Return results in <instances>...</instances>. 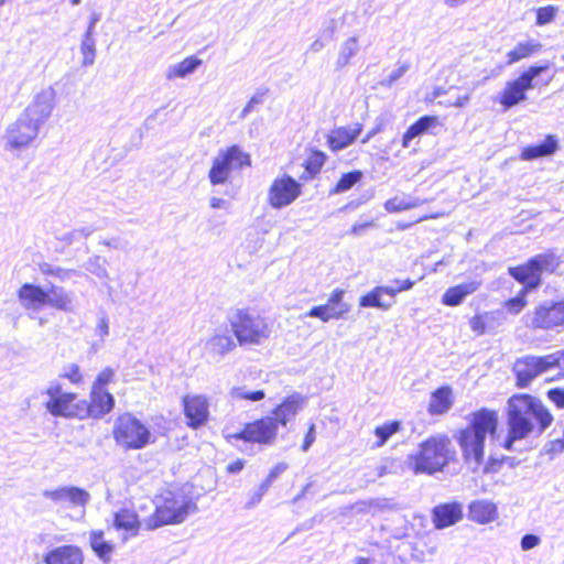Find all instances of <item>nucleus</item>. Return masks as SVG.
Returning a JSON list of instances; mask_svg holds the SVG:
<instances>
[{"label": "nucleus", "mask_w": 564, "mask_h": 564, "mask_svg": "<svg viewBox=\"0 0 564 564\" xmlns=\"http://www.w3.org/2000/svg\"><path fill=\"white\" fill-rule=\"evenodd\" d=\"M113 375L115 372L111 368L104 369L96 378L93 388H97L98 390H105L104 387L112 380Z\"/></svg>", "instance_id": "obj_52"}, {"label": "nucleus", "mask_w": 564, "mask_h": 564, "mask_svg": "<svg viewBox=\"0 0 564 564\" xmlns=\"http://www.w3.org/2000/svg\"><path fill=\"white\" fill-rule=\"evenodd\" d=\"M492 315H477L470 319V328L478 335H482L488 330V321Z\"/></svg>", "instance_id": "obj_48"}, {"label": "nucleus", "mask_w": 564, "mask_h": 564, "mask_svg": "<svg viewBox=\"0 0 564 564\" xmlns=\"http://www.w3.org/2000/svg\"><path fill=\"white\" fill-rule=\"evenodd\" d=\"M463 518V506L457 501L442 503L433 509V523L437 529L451 527Z\"/></svg>", "instance_id": "obj_20"}, {"label": "nucleus", "mask_w": 564, "mask_h": 564, "mask_svg": "<svg viewBox=\"0 0 564 564\" xmlns=\"http://www.w3.org/2000/svg\"><path fill=\"white\" fill-rule=\"evenodd\" d=\"M200 64H202V59H199L195 56L186 57L184 61H182L177 64L171 65L167 68L166 78L167 79L184 78L187 75L193 74Z\"/></svg>", "instance_id": "obj_34"}, {"label": "nucleus", "mask_w": 564, "mask_h": 564, "mask_svg": "<svg viewBox=\"0 0 564 564\" xmlns=\"http://www.w3.org/2000/svg\"><path fill=\"white\" fill-rule=\"evenodd\" d=\"M482 315H492L488 321V330L494 329L496 326H499L505 322V314L502 311L486 312Z\"/></svg>", "instance_id": "obj_57"}, {"label": "nucleus", "mask_w": 564, "mask_h": 564, "mask_svg": "<svg viewBox=\"0 0 564 564\" xmlns=\"http://www.w3.org/2000/svg\"><path fill=\"white\" fill-rule=\"evenodd\" d=\"M451 440L445 435H433L422 442L419 451L408 457V465L415 474H434L443 468L454 458Z\"/></svg>", "instance_id": "obj_4"}, {"label": "nucleus", "mask_w": 564, "mask_h": 564, "mask_svg": "<svg viewBox=\"0 0 564 564\" xmlns=\"http://www.w3.org/2000/svg\"><path fill=\"white\" fill-rule=\"evenodd\" d=\"M46 564H83V553L74 545L58 546L46 554Z\"/></svg>", "instance_id": "obj_24"}, {"label": "nucleus", "mask_w": 564, "mask_h": 564, "mask_svg": "<svg viewBox=\"0 0 564 564\" xmlns=\"http://www.w3.org/2000/svg\"><path fill=\"white\" fill-rule=\"evenodd\" d=\"M97 334L104 339L109 334V324L106 316H101L96 326Z\"/></svg>", "instance_id": "obj_64"}, {"label": "nucleus", "mask_w": 564, "mask_h": 564, "mask_svg": "<svg viewBox=\"0 0 564 564\" xmlns=\"http://www.w3.org/2000/svg\"><path fill=\"white\" fill-rule=\"evenodd\" d=\"M325 162V155L322 152H315L308 160L306 169L310 173H316Z\"/></svg>", "instance_id": "obj_53"}, {"label": "nucleus", "mask_w": 564, "mask_h": 564, "mask_svg": "<svg viewBox=\"0 0 564 564\" xmlns=\"http://www.w3.org/2000/svg\"><path fill=\"white\" fill-rule=\"evenodd\" d=\"M94 232V229L91 227H82L73 229L72 231H68L59 237H56L58 240L64 242L65 245L69 246L74 243L75 241H79L82 239L88 238Z\"/></svg>", "instance_id": "obj_45"}, {"label": "nucleus", "mask_w": 564, "mask_h": 564, "mask_svg": "<svg viewBox=\"0 0 564 564\" xmlns=\"http://www.w3.org/2000/svg\"><path fill=\"white\" fill-rule=\"evenodd\" d=\"M112 433L117 444L124 449H141L151 441L150 430L130 413L117 417Z\"/></svg>", "instance_id": "obj_6"}, {"label": "nucleus", "mask_w": 564, "mask_h": 564, "mask_svg": "<svg viewBox=\"0 0 564 564\" xmlns=\"http://www.w3.org/2000/svg\"><path fill=\"white\" fill-rule=\"evenodd\" d=\"M427 199H422L419 197H412V196H402V197H393L386 202L384 208L389 213H398L402 210L412 209L415 207H419L425 203H427Z\"/></svg>", "instance_id": "obj_35"}, {"label": "nucleus", "mask_w": 564, "mask_h": 564, "mask_svg": "<svg viewBox=\"0 0 564 564\" xmlns=\"http://www.w3.org/2000/svg\"><path fill=\"white\" fill-rule=\"evenodd\" d=\"M545 451L547 454H560L564 451V441L563 440H553L545 445Z\"/></svg>", "instance_id": "obj_60"}, {"label": "nucleus", "mask_w": 564, "mask_h": 564, "mask_svg": "<svg viewBox=\"0 0 564 564\" xmlns=\"http://www.w3.org/2000/svg\"><path fill=\"white\" fill-rule=\"evenodd\" d=\"M235 347V339L228 329L216 333L206 344L207 350L216 356H224Z\"/></svg>", "instance_id": "obj_29"}, {"label": "nucleus", "mask_w": 564, "mask_h": 564, "mask_svg": "<svg viewBox=\"0 0 564 564\" xmlns=\"http://www.w3.org/2000/svg\"><path fill=\"white\" fill-rule=\"evenodd\" d=\"M454 403L453 391L449 387H441L435 390L430 399L429 412L432 415L445 414Z\"/></svg>", "instance_id": "obj_26"}, {"label": "nucleus", "mask_w": 564, "mask_h": 564, "mask_svg": "<svg viewBox=\"0 0 564 564\" xmlns=\"http://www.w3.org/2000/svg\"><path fill=\"white\" fill-rule=\"evenodd\" d=\"M393 286H386V294L390 295V297L393 300V297L397 295V293L402 291H408L413 288L414 281L406 279V280H394Z\"/></svg>", "instance_id": "obj_47"}, {"label": "nucleus", "mask_w": 564, "mask_h": 564, "mask_svg": "<svg viewBox=\"0 0 564 564\" xmlns=\"http://www.w3.org/2000/svg\"><path fill=\"white\" fill-rule=\"evenodd\" d=\"M541 543V539L535 534H525L521 539V549L529 551L536 547Z\"/></svg>", "instance_id": "obj_55"}, {"label": "nucleus", "mask_w": 564, "mask_h": 564, "mask_svg": "<svg viewBox=\"0 0 564 564\" xmlns=\"http://www.w3.org/2000/svg\"><path fill=\"white\" fill-rule=\"evenodd\" d=\"M305 316H308V317H316V318H319L322 319L323 322H328L329 319H332L327 313H326V308L323 307L322 305H318V306H314L312 307L306 314Z\"/></svg>", "instance_id": "obj_58"}, {"label": "nucleus", "mask_w": 564, "mask_h": 564, "mask_svg": "<svg viewBox=\"0 0 564 564\" xmlns=\"http://www.w3.org/2000/svg\"><path fill=\"white\" fill-rule=\"evenodd\" d=\"M362 126L356 123L354 127H339L328 134L327 143L332 151H340L350 145L360 134Z\"/></svg>", "instance_id": "obj_23"}, {"label": "nucleus", "mask_w": 564, "mask_h": 564, "mask_svg": "<svg viewBox=\"0 0 564 564\" xmlns=\"http://www.w3.org/2000/svg\"><path fill=\"white\" fill-rule=\"evenodd\" d=\"M362 177V173L360 171H352L346 174H343L340 180L338 181L334 193H344L350 189L357 182H359Z\"/></svg>", "instance_id": "obj_44"}, {"label": "nucleus", "mask_w": 564, "mask_h": 564, "mask_svg": "<svg viewBox=\"0 0 564 564\" xmlns=\"http://www.w3.org/2000/svg\"><path fill=\"white\" fill-rule=\"evenodd\" d=\"M556 149L557 140L553 135H549L539 144L523 148L521 152V159L524 161H532L539 158L549 156L553 154Z\"/></svg>", "instance_id": "obj_30"}, {"label": "nucleus", "mask_w": 564, "mask_h": 564, "mask_svg": "<svg viewBox=\"0 0 564 564\" xmlns=\"http://www.w3.org/2000/svg\"><path fill=\"white\" fill-rule=\"evenodd\" d=\"M143 520L138 519V514L129 509H121L115 513L113 525L118 530H124L131 535H137Z\"/></svg>", "instance_id": "obj_32"}, {"label": "nucleus", "mask_w": 564, "mask_h": 564, "mask_svg": "<svg viewBox=\"0 0 564 564\" xmlns=\"http://www.w3.org/2000/svg\"><path fill=\"white\" fill-rule=\"evenodd\" d=\"M115 405V398L106 390L91 388L90 403L87 405V414L94 419H100L109 413Z\"/></svg>", "instance_id": "obj_22"}, {"label": "nucleus", "mask_w": 564, "mask_h": 564, "mask_svg": "<svg viewBox=\"0 0 564 564\" xmlns=\"http://www.w3.org/2000/svg\"><path fill=\"white\" fill-rule=\"evenodd\" d=\"M265 93L258 91L256 93L250 100L247 102L245 108L240 112V118L245 119L251 111H253L254 107L263 102Z\"/></svg>", "instance_id": "obj_51"}, {"label": "nucleus", "mask_w": 564, "mask_h": 564, "mask_svg": "<svg viewBox=\"0 0 564 564\" xmlns=\"http://www.w3.org/2000/svg\"><path fill=\"white\" fill-rule=\"evenodd\" d=\"M560 265L554 253H542L530 259L525 264L509 269L510 275L524 284V291L534 290L541 283L542 272H553Z\"/></svg>", "instance_id": "obj_7"}, {"label": "nucleus", "mask_w": 564, "mask_h": 564, "mask_svg": "<svg viewBox=\"0 0 564 564\" xmlns=\"http://www.w3.org/2000/svg\"><path fill=\"white\" fill-rule=\"evenodd\" d=\"M90 545L94 552L104 561L109 562L113 545L104 540V533L94 531L90 533Z\"/></svg>", "instance_id": "obj_37"}, {"label": "nucleus", "mask_w": 564, "mask_h": 564, "mask_svg": "<svg viewBox=\"0 0 564 564\" xmlns=\"http://www.w3.org/2000/svg\"><path fill=\"white\" fill-rule=\"evenodd\" d=\"M553 422L552 414L543 403L529 394H514L507 403L508 436L503 447L514 451L516 441L527 438L535 431L541 435Z\"/></svg>", "instance_id": "obj_1"}, {"label": "nucleus", "mask_w": 564, "mask_h": 564, "mask_svg": "<svg viewBox=\"0 0 564 564\" xmlns=\"http://www.w3.org/2000/svg\"><path fill=\"white\" fill-rule=\"evenodd\" d=\"M250 164L249 154L242 152L237 145H234L226 151L219 152L214 159L208 173L209 181L213 185L224 184L227 182L232 171L240 170L243 166H250Z\"/></svg>", "instance_id": "obj_9"}, {"label": "nucleus", "mask_w": 564, "mask_h": 564, "mask_svg": "<svg viewBox=\"0 0 564 564\" xmlns=\"http://www.w3.org/2000/svg\"><path fill=\"white\" fill-rule=\"evenodd\" d=\"M46 393L50 397L46 408L53 415L73 416L77 414V405L74 403L75 393L63 392L58 384L50 386Z\"/></svg>", "instance_id": "obj_16"}, {"label": "nucleus", "mask_w": 564, "mask_h": 564, "mask_svg": "<svg viewBox=\"0 0 564 564\" xmlns=\"http://www.w3.org/2000/svg\"><path fill=\"white\" fill-rule=\"evenodd\" d=\"M47 305L64 312H74V294L61 286L52 285L47 291Z\"/></svg>", "instance_id": "obj_27"}, {"label": "nucleus", "mask_w": 564, "mask_h": 564, "mask_svg": "<svg viewBox=\"0 0 564 564\" xmlns=\"http://www.w3.org/2000/svg\"><path fill=\"white\" fill-rule=\"evenodd\" d=\"M322 306L326 308L327 315L330 318H335V319L340 318L344 314H346L350 310L349 305H343L340 307H337L335 305H330L329 303H326Z\"/></svg>", "instance_id": "obj_54"}, {"label": "nucleus", "mask_w": 564, "mask_h": 564, "mask_svg": "<svg viewBox=\"0 0 564 564\" xmlns=\"http://www.w3.org/2000/svg\"><path fill=\"white\" fill-rule=\"evenodd\" d=\"M41 272L46 275H55L62 280H65L68 279L74 271L66 270L61 267H53L48 263H44L41 265Z\"/></svg>", "instance_id": "obj_49"}, {"label": "nucleus", "mask_w": 564, "mask_h": 564, "mask_svg": "<svg viewBox=\"0 0 564 564\" xmlns=\"http://www.w3.org/2000/svg\"><path fill=\"white\" fill-rule=\"evenodd\" d=\"M301 194V185L291 176H283L272 183L268 199L272 207L282 208L293 203Z\"/></svg>", "instance_id": "obj_14"}, {"label": "nucleus", "mask_w": 564, "mask_h": 564, "mask_svg": "<svg viewBox=\"0 0 564 564\" xmlns=\"http://www.w3.org/2000/svg\"><path fill=\"white\" fill-rule=\"evenodd\" d=\"M360 510L370 512L372 514L391 511L395 508L393 499L390 498H375L368 501L360 502Z\"/></svg>", "instance_id": "obj_40"}, {"label": "nucleus", "mask_w": 564, "mask_h": 564, "mask_svg": "<svg viewBox=\"0 0 564 564\" xmlns=\"http://www.w3.org/2000/svg\"><path fill=\"white\" fill-rule=\"evenodd\" d=\"M306 398L300 393H293L288 397L280 405H278L272 417L275 424L285 426L289 422L294 420L299 411L304 406Z\"/></svg>", "instance_id": "obj_21"}, {"label": "nucleus", "mask_w": 564, "mask_h": 564, "mask_svg": "<svg viewBox=\"0 0 564 564\" xmlns=\"http://www.w3.org/2000/svg\"><path fill=\"white\" fill-rule=\"evenodd\" d=\"M524 293L525 291L523 290L522 294L506 302V307L511 314H519L524 308L527 304Z\"/></svg>", "instance_id": "obj_50"}, {"label": "nucleus", "mask_w": 564, "mask_h": 564, "mask_svg": "<svg viewBox=\"0 0 564 564\" xmlns=\"http://www.w3.org/2000/svg\"><path fill=\"white\" fill-rule=\"evenodd\" d=\"M184 413L188 425L196 429L203 425L208 417V403L205 397L193 395L183 399Z\"/></svg>", "instance_id": "obj_18"}, {"label": "nucleus", "mask_w": 564, "mask_h": 564, "mask_svg": "<svg viewBox=\"0 0 564 564\" xmlns=\"http://www.w3.org/2000/svg\"><path fill=\"white\" fill-rule=\"evenodd\" d=\"M541 48L542 44L534 39H529L523 42H519L513 50L508 52L507 65H511L521 59L528 58L533 54L538 53Z\"/></svg>", "instance_id": "obj_33"}, {"label": "nucleus", "mask_w": 564, "mask_h": 564, "mask_svg": "<svg viewBox=\"0 0 564 564\" xmlns=\"http://www.w3.org/2000/svg\"><path fill=\"white\" fill-rule=\"evenodd\" d=\"M276 424L271 416L247 424L246 427L232 437L246 442L270 444L276 436Z\"/></svg>", "instance_id": "obj_15"}, {"label": "nucleus", "mask_w": 564, "mask_h": 564, "mask_svg": "<svg viewBox=\"0 0 564 564\" xmlns=\"http://www.w3.org/2000/svg\"><path fill=\"white\" fill-rule=\"evenodd\" d=\"M479 282L468 281L449 288L443 295L442 302L448 306L459 305L467 295L473 294L479 288Z\"/></svg>", "instance_id": "obj_28"}, {"label": "nucleus", "mask_w": 564, "mask_h": 564, "mask_svg": "<svg viewBox=\"0 0 564 564\" xmlns=\"http://www.w3.org/2000/svg\"><path fill=\"white\" fill-rule=\"evenodd\" d=\"M468 511L469 519L480 524L490 523L498 517L497 506L486 499L473 501Z\"/></svg>", "instance_id": "obj_25"}, {"label": "nucleus", "mask_w": 564, "mask_h": 564, "mask_svg": "<svg viewBox=\"0 0 564 564\" xmlns=\"http://www.w3.org/2000/svg\"><path fill=\"white\" fill-rule=\"evenodd\" d=\"M558 12V8L554 6L541 7L536 10V24L545 25L551 23Z\"/></svg>", "instance_id": "obj_46"}, {"label": "nucleus", "mask_w": 564, "mask_h": 564, "mask_svg": "<svg viewBox=\"0 0 564 564\" xmlns=\"http://www.w3.org/2000/svg\"><path fill=\"white\" fill-rule=\"evenodd\" d=\"M401 429V423L399 421H391L384 423L381 426H377L375 430L376 436L379 438L376 443L377 447H381L384 443Z\"/></svg>", "instance_id": "obj_43"}, {"label": "nucleus", "mask_w": 564, "mask_h": 564, "mask_svg": "<svg viewBox=\"0 0 564 564\" xmlns=\"http://www.w3.org/2000/svg\"><path fill=\"white\" fill-rule=\"evenodd\" d=\"M148 505L154 508V512L143 519L147 530L182 523L188 514L196 511V505L191 498L172 491H164L155 500H149Z\"/></svg>", "instance_id": "obj_3"}, {"label": "nucleus", "mask_w": 564, "mask_h": 564, "mask_svg": "<svg viewBox=\"0 0 564 564\" xmlns=\"http://www.w3.org/2000/svg\"><path fill=\"white\" fill-rule=\"evenodd\" d=\"M549 356H553L555 359L553 362V368H558V376L564 377V351H556L554 354H550Z\"/></svg>", "instance_id": "obj_63"}, {"label": "nucleus", "mask_w": 564, "mask_h": 564, "mask_svg": "<svg viewBox=\"0 0 564 564\" xmlns=\"http://www.w3.org/2000/svg\"><path fill=\"white\" fill-rule=\"evenodd\" d=\"M18 297L21 305L29 311L40 312L45 305H47V291L42 288L24 283L18 291Z\"/></svg>", "instance_id": "obj_19"}, {"label": "nucleus", "mask_w": 564, "mask_h": 564, "mask_svg": "<svg viewBox=\"0 0 564 564\" xmlns=\"http://www.w3.org/2000/svg\"><path fill=\"white\" fill-rule=\"evenodd\" d=\"M359 50V43L357 36H351L344 41L340 45L336 66L343 68L348 65L350 58L357 54Z\"/></svg>", "instance_id": "obj_38"}, {"label": "nucleus", "mask_w": 564, "mask_h": 564, "mask_svg": "<svg viewBox=\"0 0 564 564\" xmlns=\"http://www.w3.org/2000/svg\"><path fill=\"white\" fill-rule=\"evenodd\" d=\"M42 495L56 506L65 508L78 507L85 509L90 501V494L76 486H64L53 490H44Z\"/></svg>", "instance_id": "obj_13"}, {"label": "nucleus", "mask_w": 564, "mask_h": 564, "mask_svg": "<svg viewBox=\"0 0 564 564\" xmlns=\"http://www.w3.org/2000/svg\"><path fill=\"white\" fill-rule=\"evenodd\" d=\"M564 324V300L544 303L535 308L531 325L549 329Z\"/></svg>", "instance_id": "obj_17"}, {"label": "nucleus", "mask_w": 564, "mask_h": 564, "mask_svg": "<svg viewBox=\"0 0 564 564\" xmlns=\"http://www.w3.org/2000/svg\"><path fill=\"white\" fill-rule=\"evenodd\" d=\"M497 425V412L481 409L473 414L470 425L460 432L459 445L463 456L474 471L482 463L486 436L487 434H495Z\"/></svg>", "instance_id": "obj_2"}, {"label": "nucleus", "mask_w": 564, "mask_h": 564, "mask_svg": "<svg viewBox=\"0 0 564 564\" xmlns=\"http://www.w3.org/2000/svg\"><path fill=\"white\" fill-rule=\"evenodd\" d=\"M547 397L557 408H564V390L563 389H551L547 392Z\"/></svg>", "instance_id": "obj_59"}, {"label": "nucleus", "mask_w": 564, "mask_h": 564, "mask_svg": "<svg viewBox=\"0 0 564 564\" xmlns=\"http://www.w3.org/2000/svg\"><path fill=\"white\" fill-rule=\"evenodd\" d=\"M63 377L69 379L73 383H78L82 380L79 367L75 364L69 365L65 368Z\"/></svg>", "instance_id": "obj_56"}, {"label": "nucleus", "mask_w": 564, "mask_h": 564, "mask_svg": "<svg viewBox=\"0 0 564 564\" xmlns=\"http://www.w3.org/2000/svg\"><path fill=\"white\" fill-rule=\"evenodd\" d=\"M40 129L22 115L10 123L2 135L4 149L9 151L26 148L39 135Z\"/></svg>", "instance_id": "obj_11"}, {"label": "nucleus", "mask_w": 564, "mask_h": 564, "mask_svg": "<svg viewBox=\"0 0 564 564\" xmlns=\"http://www.w3.org/2000/svg\"><path fill=\"white\" fill-rule=\"evenodd\" d=\"M553 356L528 355L518 358L512 367L519 388H527L540 375L553 369Z\"/></svg>", "instance_id": "obj_10"}, {"label": "nucleus", "mask_w": 564, "mask_h": 564, "mask_svg": "<svg viewBox=\"0 0 564 564\" xmlns=\"http://www.w3.org/2000/svg\"><path fill=\"white\" fill-rule=\"evenodd\" d=\"M106 259L100 256L90 257L84 264V268L101 280H109V273L106 268Z\"/></svg>", "instance_id": "obj_42"}, {"label": "nucleus", "mask_w": 564, "mask_h": 564, "mask_svg": "<svg viewBox=\"0 0 564 564\" xmlns=\"http://www.w3.org/2000/svg\"><path fill=\"white\" fill-rule=\"evenodd\" d=\"M229 395L232 401L257 402L264 399L265 392L263 390H250L247 386H242L231 388Z\"/></svg>", "instance_id": "obj_39"}, {"label": "nucleus", "mask_w": 564, "mask_h": 564, "mask_svg": "<svg viewBox=\"0 0 564 564\" xmlns=\"http://www.w3.org/2000/svg\"><path fill=\"white\" fill-rule=\"evenodd\" d=\"M547 67L531 66L517 79L506 83L502 91L495 98L506 110L525 100V93L533 88V80L539 77Z\"/></svg>", "instance_id": "obj_8"}, {"label": "nucleus", "mask_w": 564, "mask_h": 564, "mask_svg": "<svg viewBox=\"0 0 564 564\" xmlns=\"http://www.w3.org/2000/svg\"><path fill=\"white\" fill-rule=\"evenodd\" d=\"M344 294H345L344 290H339V289L334 290L333 293L330 294L327 303H329L330 305H335L337 307L347 305L346 303L343 302Z\"/></svg>", "instance_id": "obj_62"}, {"label": "nucleus", "mask_w": 564, "mask_h": 564, "mask_svg": "<svg viewBox=\"0 0 564 564\" xmlns=\"http://www.w3.org/2000/svg\"><path fill=\"white\" fill-rule=\"evenodd\" d=\"M437 117L435 116H423L413 124H411L404 132L402 138V147L409 148L411 141L417 137L426 133L432 127L436 126Z\"/></svg>", "instance_id": "obj_31"}, {"label": "nucleus", "mask_w": 564, "mask_h": 564, "mask_svg": "<svg viewBox=\"0 0 564 564\" xmlns=\"http://www.w3.org/2000/svg\"><path fill=\"white\" fill-rule=\"evenodd\" d=\"M230 325L240 345H259L270 335V328L264 318L248 310L237 311L230 318Z\"/></svg>", "instance_id": "obj_5"}, {"label": "nucleus", "mask_w": 564, "mask_h": 564, "mask_svg": "<svg viewBox=\"0 0 564 564\" xmlns=\"http://www.w3.org/2000/svg\"><path fill=\"white\" fill-rule=\"evenodd\" d=\"M382 294H386V286H377L372 291L360 297L359 305L361 307H377L387 311L394 304V300H391L389 302H382Z\"/></svg>", "instance_id": "obj_36"}, {"label": "nucleus", "mask_w": 564, "mask_h": 564, "mask_svg": "<svg viewBox=\"0 0 564 564\" xmlns=\"http://www.w3.org/2000/svg\"><path fill=\"white\" fill-rule=\"evenodd\" d=\"M80 53L83 55V66H91L96 58V41L94 35L85 32L80 43Z\"/></svg>", "instance_id": "obj_41"}, {"label": "nucleus", "mask_w": 564, "mask_h": 564, "mask_svg": "<svg viewBox=\"0 0 564 564\" xmlns=\"http://www.w3.org/2000/svg\"><path fill=\"white\" fill-rule=\"evenodd\" d=\"M55 90L52 87H46L34 96L33 100L21 115L40 129L51 117L55 106Z\"/></svg>", "instance_id": "obj_12"}, {"label": "nucleus", "mask_w": 564, "mask_h": 564, "mask_svg": "<svg viewBox=\"0 0 564 564\" xmlns=\"http://www.w3.org/2000/svg\"><path fill=\"white\" fill-rule=\"evenodd\" d=\"M100 243L106 246V247L123 250L127 247L128 242L122 240L119 237H112V238L107 239V240H101Z\"/></svg>", "instance_id": "obj_61"}]
</instances>
